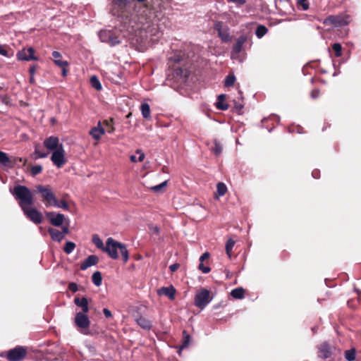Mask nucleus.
Returning a JSON list of instances; mask_svg holds the SVG:
<instances>
[{"instance_id": "1", "label": "nucleus", "mask_w": 361, "mask_h": 361, "mask_svg": "<svg viewBox=\"0 0 361 361\" xmlns=\"http://www.w3.org/2000/svg\"><path fill=\"white\" fill-rule=\"evenodd\" d=\"M161 0H111L109 13L122 20L130 18L133 14L145 19L149 18L151 11L161 4Z\"/></svg>"}, {"instance_id": "2", "label": "nucleus", "mask_w": 361, "mask_h": 361, "mask_svg": "<svg viewBox=\"0 0 361 361\" xmlns=\"http://www.w3.org/2000/svg\"><path fill=\"white\" fill-rule=\"evenodd\" d=\"M12 193L19 200V206L26 217L34 224H40L42 221V214L32 207L34 199L31 191L27 187L19 185L13 188Z\"/></svg>"}, {"instance_id": "3", "label": "nucleus", "mask_w": 361, "mask_h": 361, "mask_svg": "<svg viewBox=\"0 0 361 361\" xmlns=\"http://www.w3.org/2000/svg\"><path fill=\"white\" fill-rule=\"evenodd\" d=\"M169 68L178 82H185L190 74L191 63L185 54L176 52L169 58Z\"/></svg>"}, {"instance_id": "4", "label": "nucleus", "mask_w": 361, "mask_h": 361, "mask_svg": "<svg viewBox=\"0 0 361 361\" xmlns=\"http://www.w3.org/2000/svg\"><path fill=\"white\" fill-rule=\"evenodd\" d=\"M118 250H120L124 262H126L128 260V252L126 245L112 238H107L104 251L107 252L110 257L116 259L118 257Z\"/></svg>"}, {"instance_id": "5", "label": "nucleus", "mask_w": 361, "mask_h": 361, "mask_svg": "<svg viewBox=\"0 0 361 361\" xmlns=\"http://www.w3.org/2000/svg\"><path fill=\"white\" fill-rule=\"evenodd\" d=\"M45 148L51 152L52 154L50 158H64L65 152L62 143L59 142L57 137L51 136L44 141Z\"/></svg>"}, {"instance_id": "6", "label": "nucleus", "mask_w": 361, "mask_h": 361, "mask_svg": "<svg viewBox=\"0 0 361 361\" xmlns=\"http://www.w3.org/2000/svg\"><path fill=\"white\" fill-rule=\"evenodd\" d=\"M37 191L40 193L42 201L47 207H52L57 199L52 188L49 185H37L35 186Z\"/></svg>"}, {"instance_id": "7", "label": "nucleus", "mask_w": 361, "mask_h": 361, "mask_svg": "<svg viewBox=\"0 0 361 361\" xmlns=\"http://www.w3.org/2000/svg\"><path fill=\"white\" fill-rule=\"evenodd\" d=\"M212 299L210 292L207 289H202L195 297V305L200 309H204L212 301Z\"/></svg>"}, {"instance_id": "8", "label": "nucleus", "mask_w": 361, "mask_h": 361, "mask_svg": "<svg viewBox=\"0 0 361 361\" xmlns=\"http://www.w3.org/2000/svg\"><path fill=\"white\" fill-rule=\"evenodd\" d=\"M27 353V349L23 346H17L8 351L6 358L9 361H20Z\"/></svg>"}, {"instance_id": "9", "label": "nucleus", "mask_w": 361, "mask_h": 361, "mask_svg": "<svg viewBox=\"0 0 361 361\" xmlns=\"http://www.w3.org/2000/svg\"><path fill=\"white\" fill-rule=\"evenodd\" d=\"M35 52L32 47L23 49L18 51L16 56L19 61H37L38 58L35 56Z\"/></svg>"}, {"instance_id": "10", "label": "nucleus", "mask_w": 361, "mask_h": 361, "mask_svg": "<svg viewBox=\"0 0 361 361\" xmlns=\"http://www.w3.org/2000/svg\"><path fill=\"white\" fill-rule=\"evenodd\" d=\"M52 57L54 59V63L62 69V75L63 77L66 76L68 74V63L67 61L61 60L62 55L58 51H54L51 54Z\"/></svg>"}, {"instance_id": "11", "label": "nucleus", "mask_w": 361, "mask_h": 361, "mask_svg": "<svg viewBox=\"0 0 361 361\" xmlns=\"http://www.w3.org/2000/svg\"><path fill=\"white\" fill-rule=\"evenodd\" d=\"M214 27V30L217 31L218 36L221 38L223 42H228L231 40V37L228 32V28H224L222 22L217 21L215 23Z\"/></svg>"}, {"instance_id": "12", "label": "nucleus", "mask_w": 361, "mask_h": 361, "mask_svg": "<svg viewBox=\"0 0 361 361\" xmlns=\"http://www.w3.org/2000/svg\"><path fill=\"white\" fill-rule=\"evenodd\" d=\"M75 325L80 329H87L90 326V321L87 313L78 312L75 317Z\"/></svg>"}, {"instance_id": "13", "label": "nucleus", "mask_w": 361, "mask_h": 361, "mask_svg": "<svg viewBox=\"0 0 361 361\" xmlns=\"http://www.w3.org/2000/svg\"><path fill=\"white\" fill-rule=\"evenodd\" d=\"M324 24L335 26H343L348 24L347 20L339 16H329L324 21Z\"/></svg>"}, {"instance_id": "14", "label": "nucleus", "mask_w": 361, "mask_h": 361, "mask_svg": "<svg viewBox=\"0 0 361 361\" xmlns=\"http://www.w3.org/2000/svg\"><path fill=\"white\" fill-rule=\"evenodd\" d=\"M47 216L50 223L54 226H61L65 219V216L62 214H56L55 212H47Z\"/></svg>"}, {"instance_id": "15", "label": "nucleus", "mask_w": 361, "mask_h": 361, "mask_svg": "<svg viewBox=\"0 0 361 361\" xmlns=\"http://www.w3.org/2000/svg\"><path fill=\"white\" fill-rule=\"evenodd\" d=\"M247 37L245 35H240L236 40L235 44L233 45L232 49V54L237 55L241 51L243 44L247 42Z\"/></svg>"}, {"instance_id": "16", "label": "nucleus", "mask_w": 361, "mask_h": 361, "mask_svg": "<svg viewBox=\"0 0 361 361\" xmlns=\"http://www.w3.org/2000/svg\"><path fill=\"white\" fill-rule=\"evenodd\" d=\"M99 259L96 255H90L80 264V269L85 270L92 266L96 265Z\"/></svg>"}, {"instance_id": "17", "label": "nucleus", "mask_w": 361, "mask_h": 361, "mask_svg": "<svg viewBox=\"0 0 361 361\" xmlns=\"http://www.w3.org/2000/svg\"><path fill=\"white\" fill-rule=\"evenodd\" d=\"M74 303L82 309L80 312L87 313L89 311L88 300L85 297H76L74 299Z\"/></svg>"}, {"instance_id": "18", "label": "nucleus", "mask_w": 361, "mask_h": 361, "mask_svg": "<svg viewBox=\"0 0 361 361\" xmlns=\"http://www.w3.org/2000/svg\"><path fill=\"white\" fill-rule=\"evenodd\" d=\"M159 295H164L169 298L173 300L175 298L176 289L173 286L162 287L158 290Z\"/></svg>"}, {"instance_id": "19", "label": "nucleus", "mask_w": 361, "mask_h": 361, "mask_svg": "<svg viewBox=\"0 0 361 361\" xmlns=\"http://www.w3.org/2000/svg\"><path fill=\"white\" fill-rule=\"evenodd\" d=\"M101 123L99 122L98 126L93 128L90 130V135L94 137L95 140H99L102 135L105 133V129L104 127H100Z\"/></svg>"}, {"instance_id": "20", "label": "nucleus", "mask_w": 361, "mask_h": 361, "mask_svg": "<svg viewBox=\"0 0 361 361\" xmlns=\"http://www.w3.org/2000/svg\"><path fill=\"white\" fill-rule=\"evenodd\" d=\"M48 232L54 241L61 242L64 238L63 233L55 228H49Z\"/></svg>"}, {"instance_id": "21", "label": "nucleus", "mask_w": 361, "mask_h": 361, "mask_svg": "<svg viewBox=\"0 0 361 361\" xmlns=\"http://www.w3.org/2000/svg\"><path fill=\"white\" fill-rule=\"evenodd\" d=\"M226 98V96L224 94L218 96L217 102L216 104V106L218 109L225 111L228 109V105L225 103Z\"/></svg>"}, {"instance_id": "22", "label": "nucleus", "mask_w": 361, "mask_h": 361, "mask_svg": "<svg viewBox=\"0 0 361 361\" xmlns=\"http://www.w3.org/2000/svg\"><path fill=\"white\" fill-rule=\"evenodd\" d=\"M140 111L142 117L146 120L151 119V110L150 106L147 103H142L140 105Z\"/></svg>"}, {"instance_id": "23", "label": "nucleus", "mask_w": 361, "mask_h": 361, "mask_svg": "<svg viewBox=\"0 0 361 361\" xmlns=\"http://www.w3.org/2000/svg\"><path fill=\"white\" fill-rule=\"evenodd\" d=\"M320 356L324 358L330 357L331 354V346L328 343H323L319 348Z\"/></svg>"}, {"instance_id": "24", "label": "nucleus", "mask_w": 361, "mask_h": 361, "mask_svg": "<svg viewBox=\"0 0 361 361\" xmlns=\"http://www.w3.org/2000/svg\"><path fill=\"white\" fill-rule=\"evenodd\" d=\"M114 123V119H106L102 121L101 123L100 127H104L105 129V132H107L109 133H112L114 131V128L113 126Z\"/></svg>"}, {"instance_id": "25", "label": "nucleus", "mask_w": 361, "mask_h": 361, "mask_svg": "<svg viewBox=\"0 0 361 361\" xmlns=\"http://www.w3.org/2000/svg\"><path fill=\"white\" fill-rule=\"evenodd\" d=\"M190 341H191L190 336L189 334H188L185 331H183L182 344L180 346L179 350H178L179 354H180V351L182 350L187 348L190 345Z\"/></svg>"}, {"instance_id": "26", "label": "nucleus", "mask_w": 361, "mask_h": 361, "mask_svg": "<svg viewBox=\"0 0 361 361\" xmlns=\"http://www.w3.org/2000/svg\"><path fill=\"white\" fill-rule=\"evenodd\" d=\"M137 324L144 329H149L151 328V322L149 320L143 317H140L136 319Z\"/></svg>"}, {"instance_id": "27", "label": "nucleus", "mask_w": 361, "mask_h": 361, "mask_svg": "<svg viewBox=\"0 0 361 361\" xmlns=\"http://www.w3.org/2000/svg\"><path fill=\"white\" fill-rule=\"evenodd\" d=\"M211 150L213 152L215 156H219L223 151L222 145L217 140H214V144L211 147Z\"/></svg>"}, {"instance_id": "28", "label": "nucleus", "mask_w": 361, "mask_h": 361, "mask_svg": "<svg viewBox=\"0 0 361 361\" xmlns=\"http://www.w3.org/2000/svg\"><path fill=\"white\" fill-rule=\"evenodd\" d=\"M268 32V29L263 25H259L257 27L255 30V35L258 38H262Z\"/></svg>"}, {"instance_id": "29", "label": "nucleus", "mask_w": 361, "mask_h": 361, "mask_svg": "<svg viewBox=\"0 0 361 361\" xmlns=\"http://www.w3.org/2000/svg\"><path fill=\"white\" fill-rule=\"evenodd\" d=\"M92 281L95 286H99L102 282L101 273L99 271L94 272L92 276Z\"/></svg>"}, {"instance_id": "30", "label": "nucleus", "mask_w": 361, "mask_h": 361, "mask_svg": "<svg viewBox=\"0 0 361 361\" xmlns=\"http://www.w3.org/2000/svg\"><path fill=\"white\" fill-rule=\"evenodd\" d=\"M90 84L97 90H101L102 88V84L96 75H92L90 78Z\"/></svg>"}, {"instance_id": "31", "label": "nucleus", "mask_w": 361, "mask_h": 361, "mask_svg": "<svg viewBox=\"0 0 361 361\" xmlns=\"http://www.w3.org/2000/svg\"><path fill=\"white\" fill-rule=\"evenodd\" d=\"M227 190V187L224 183H219L216 185V194L218 197L224 195Z\"/></svg>"}, {"instance_id": "32", "label": "nucleus", "mask_w": 361, "mask_h": 361, "mask_svg": "<svg viewBox=\"0 0 361 361\" xmlns=\"http://www.w3.org/2000/svg\"><path fill=\"white\" fill-rule=\"evenodd\" d=\"M231 294L234 298L241 299L244 296V290L242 288H237L233 289Z\"/></svg>"}, {"instance_id": "33", "label": "nucleus", "mask_w": 361, "mask_h": 361, "mask_svg": "<svg viewBox=\"0 0 361 361\" xmlns=\"http://www.w3.org/2000/svg\"><path fill=\"white\" fill-rule=\"evenodd\" d=\"M167 185V180H164L160 184L150 187V190L154 192H161Z\"/></svg>"}, {"instance_id": "34", "label": "nucleus", "mask_w": 361, "mask_h": 361, "mask_svg": "<svg viewBox=\"0 0 361 361\" xmlns=\"http://www.w3.org/2000/svg\"><path fill=\"white\" fill-rule=\"evenodd\" d=\"M235 245V241L230 238L226 244V252L229 258L231 257L232 250Z\"/></svg>"}, {"instance_id": "35", "label": "nucleus", "mask_w": 361, "mask_h": 361, "mask_svg": "<svg viewBox=\"0 0 361 361\" xmlns=\"http://www.w3.org/2000/svg\"><path fill=\"white\" fill-rule=\"evenodd\" d=\"M52 207H57V208H61V209H63L64 210H68L69 209V206H68V203L65 200L59 201L57 199L56 200V201L53 204Z\"/></svg>"}, {"instance_id": "36", "label": "nucleus", "mask_w": 361, "mask_h": 361, "mask_svg": "<svg viewBox=\"0 0 361 361\" xmlns=\"http://www.w3.org/2000/svg\"><path fill=\"white\" fill-rule=\"evenodd\" d=\"M92 243L99 249L104 250L105 247L104 246L103 241L97 235H93Z\"/></svg>"}, {"instance_id": "37", "label": "nucleus", "mask_w": 361, "mask_h": 361, "mask_svg": "<svg viewBox=\"0 0 361 361\" xmlns=\"http://www.w3.org/2000/svg\"><path fill=\"white\" fill-rule=\"evenodd\" d=\"M235 82V77L233 74H229L226 76L224 81L225 87H231Z\"/></svg>"}, {"instance_id": "38", "label": "nucleus", "mask_w": 361, "mask_h": 361, "mask_svg": "<svg viewBox=\"0 0 361 361\" xmlns=\"http://www.w3.org/2000/svg\"><path fill=\"white\" fill-rule=\"evenodd\" d=\"M75 248V244L71 241H67L63 247V251L66 254H71Z\"/></svg>"}, {"instance_id": "39", "label": "nucleus", "mask_w": 361, "mask_h": 361, "mask_svg": "<svg viewBox=\"0 0 361 361\" xmlns=\"http://www.w3.org/2000/svg\"><path fill=\"white\" fill-rule=\"evenodd\" d=\"M332 49L334 52L336 57H339L342 54V47L339 43H334L332 44Z\"/></svg>"}, {"instance_id": "40", "label": "nucleus", "mask_w": 361, "mask_h": 361, "mask_svg": "<svg viewBox=\"0 0 361 361\" xmlns=\"http://www.w3.org/2000/svg\"><path fill=\"white\" fill-rule=\"evenodd\" d=\"M345 357L348 361H353L355 359V350L350 349L345 352Z\"/></svg>"}, {"instance_id": "41", "label": "nucleus", "mask_w": 361, "mask_h": 361, "mask_svg": "<svg viewBox=\"0 0 361 361\" xmlns=\"http://www.w3.org/2000/svg\"><path fill=\"white\" fill-rule=\"evenodd\" d=\"M8 46L0 44V54L6 57H11L12 54L9 53Z\"/></svg>"}, {"instance_id": "42", "label": "nucleus", "mask_w": 361, "mask_h": 361, "mask_svg": "<svg viewBox=\"0 0 361 361\" xmlns=\"http://www.w3.org/2000/svg\"><path fill=\"white\" fill-rule=\"evenodd\" d=\"M42 167L40 165L33 166L31 168V172H32V175H34V176L42 172Z\"/></svg>"}, {"instance_id": "43", "label": "nucleus", "mask_w": 361, "mask_h": 361, "mask_svg": "<svg viewBox=\"0 0 361 361\" xmlns=\"http://www.w3.org/2000/svg\"><path fill=\"white\" fill-rule=\"evenodd\" d=\"M298 4L301 6L304 11H307L310 7L308 0H298Z\"/></svg>"}, {"instance_id": "44", "label": "nucleus", "mask_w": 361, "mask_h": 361, "mask_svg": "<svg viewBox=\"0 0 361 361\" xmlns=\"http://www.w3.org/2000/svg\"><path fill=\"white\" fill-rule=\"evenodd\" d=\"M54 164L58 168L62 167L66 162V159H51Z\"/></svg>"}, {"instance_id": "45", "label": "nucleus", "mask_w": 361, "mask_h": 361, "mask_svg": "<svg viewBox=\"0 0 361 361\" xmlns=\"http://www.w3.org/2000/svg\"><path fill=\"white\" fill-rule=\"evenodd\" d=\"M320 91L317 88L313 89L310 92V96L312 99H317L319 96Z\"/></svg>"}, {"instance_id": "46", "label": "nucleus", "mask_w": 361, "mask_h": 361, "mask_svg": "<svg viewBox=\"0 0 361 361\" xmlns=\"http://www.w3.org/2000/svg\"><path fill=\"white\" fill-rule=\"evenodd\" d=\"M199 269L201 270L204 274H207L210 271V268L209 267H206L202 264V262H200V264H199Z\"/></svg>"}, {"instance_id": "47", "label": "nucleus", "mask_w": 361, "mask_h": 361, "mask_svg": "<svg viewBox=\"0 0 361 361\" xmlns=\"http://www.w3.org/2000/svg\"><path fill=\"white\" fill-rule=\"evenodd\" d=\"M11 159H0V166L7 167L10 165Z\"/></svg>"}, {"instance_id": "48", "label": "nucleus", "mask_w": 361, "mask_h": 361, "mask_svg": "<svg viewBox=\"0 0 361 361\" xmlns=\"http://www.w3.org/2000/svg\"><path fill=\"white\" fill-rule=\"evenodd\" d=\"M38 68V66L37 65H32L30 68H29V73L30 74V75H34L35 72H36V70Z\"/></svg>"}, {"instance_id": "49", "label": "nucleus", "mask_w": 361, "mask_h": 361, "mask_svg": "<svg viewBox=\"0 0 361 361\" xmlns=\"http://www.w3.org/2000/svg\"><path fill=\"white\" fill-rule=\"evenodd\" d=\"M179 264L175 263L169 266V269L171 272H174L179 268Z\"/></svg>"}, {"instance_id": "50", "label": "nucleus", "mask_w": 361, "mask_h": 361, "mask_svg": "<svg viewBox=\"0 0 361 361\" xmlns=\"http://www.w3.org/2000/svg\"><path fill=\"white\" fill-rule=\"evenodd\" d=\"M103 313L106 318H111L112 317V314L109 309L104 308L103 310Z\"/></svg>"}, {"instance_id": "51", "label": "nucleus", "mask_w": 361, "mask_h": 361, "mask_svg": "<svg viewBox=\"0 0 361 361\" xmlns=\"http://www.w3.org/2000/svg\"><path fill=\"white\" fill-rule=\"evenodd\" d=\"M227 1L228 2H232V3L238 4L240 5H243V4H245V2H246V0H227Z\"/></svg>"}, {"instance_id": "52", "label": "nucleus", "mask_w": 361, "mask_h": 361, "mask_svg": "<svg viewBox=\"0 0 361 361\" xmlns=\"http://www.w3.org/2000/svg\"><path fill=\"white\" fill-rule=\"evenodd\" d=\"M209 257V254L208 252H204L200 257V261L203 262L204 259H208Z\"/></svg>"}, {"instance_id": "53", "label": "nucleus", "mask_w": 361, "mask_h": 361, "mask_svg": "<svg viewBox=\"0 0 361 361\" xmlns=\"http://www.w3.org/2000/svg\"><path fill=\"white\" fill-rule=\"evenodd\" d=\"M69 288H70L72 291H73V292H75V291H77V290H78L77 285H76L75 283H71V284L69 285Z\"/></svg>"}, {"instance_id": "54", "label": "nucleus", "mask_w": 361, "mask_h": 361, "mask_svg": "<svg viewBox=\"0 0 361 361\" xmlns=\"http://www.w3.org/2000/svg\"><path fill=\"white\" fill-rule=\"evenodd\" d=\"M312 175L314 178H319V171H318V170L313 171L312 173Z\"/></svg>"}, {"instance_id": "55", "label": "nucleus", "mask_w": 361, "mask_h": 361, "mask_svg": "<svg viewBox=\"0 0 361 361\" xmlns=\"http://www.w3.org/2000/svg\"><path fill=\"white\" fill-rule=\"evenodd\" d=\"M61 233H63V236H64L66 234L69 233V229H68V226H63V227L62 228V231H61Z\"/></svg>"}, {"instance_id": "56", "label": "nucleus", "mask_w": 361, "mask_h": 361, "mask_svg": "<svg viewBox=\"0 0 361 361\" xmlns=\"http://www.w3.org/2000/svg\"><path fill=\"white\" fill-rule=\"evenodd\" d=\"M136 153L139 154L138 158H145V154L140 149H137Z\"/></svg>"}, {"instance_id": "57", "label": "nucleus", "mask_w": 361, "mask_h": 361, "mask_svg": "<svg viewBox=\"0 0 361 361\" xmlns=\"http://www.w3.org/2000/svg\"><path fill=\"white\" fill-rule=\"evenodd\" d=\"M235 108L236 109V110L238 111H240L242 110V109L243 108V105L240 104H235Z\"/></svg>"}, {"instance_id": "58", "label": "nucleus", "mask_w": 361, "mask_h": 361, "mask_svg": "<svg viewBox=\"0 0 361 361\" xmlns=\"http://www.w3.org/2000/svg\"><path fill=\"white\" fill-rule=\"evenodd\" d=\"M0 158H8V157L5 152L0 151Z\"/></svg>"}, {"instance_id": "59", "label": "nucleus", "mask_w": 361, "mask_h": 361, "mask_svg": "<svg viewBox=\"0 0 361 361\" xmlns=\"http://www.w3.org/2000/svg\"><path fill=\"white\" fill-rule=\"evenodd\" d=\"M30 82L31 84H35V80L34 75H30Z\"/></svg>"}, {"instance_id": "60", "label": "nucleus", "mask_w": 361, "mask_h": 361, "mask_svg": "<svg viewBox=\"0 0 361 361\" xmlns=\"http://www.w3.org/2000/svg\"><path fill=\"white\" fill-rule=\"evenodd\" d=\"M151 229L155 233H159V229L157 226L152 227Z\"/></svg>"}, {"instance_id": "61", "label": "nucleus", "mask_w": 361, "mask_h": 361, "mask_svg": "<svg viewBox=\"0 0 361 361\" xmlns=\"http://www.w3.org/2000/svg\"><path fill=\"white\" fill-rule=\"evenodd\" d=\"M133 162H135L137 161V160L139 161H142V159H131Z\"/></svg>"}, {"instance_id": "62", "label": "nucleus", "mask_w": 361, "mask_h": 361, "mask_svg": "<svg viewBox=\"0 0 361 361\" xmlns=\"http://www.w3.org/2000/svg\"><path fill=\"white\" fill-rule=\"evenodd\" d=\"M129 158H130V159L135 158V156L133 154V155H130Z\"/></svg>"}, {"instance_id": "63", "label": "nucleus", "mask_w": 361, "mask_h": 361, "mask_svg": "<svg viewBox=\"0 0 361 361\" xmlns=\"http://www.w3.org/2000/svg\"><path fill=\"white\" fill-rule=\"evenodd\" d=\"M130 115H131V113H129V114L127 115V118L130 117Z\"/></svg>"}]
</instances>
